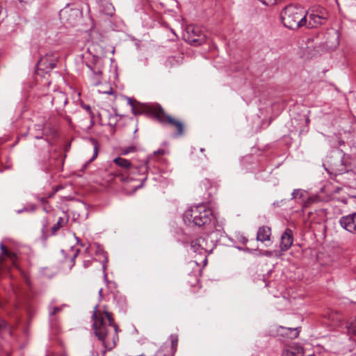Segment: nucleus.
I'll list each match as a JSON object with an SVG mask.
<instances>
[{"label": "nucleus", "mask_w": 356, "mask_h": 356, "mask_svg": "<svg viewBox=\"0 0 356 356\" xmlns=\"http://www.w3.org/2000/svg\"><path fill=\"white\" fill-rule=\"evenodd\" d=\"M97 253H102V255H103V257L104 258V261L106 262L107 261V257L106 255V252H104L102 250H99V248L98 249Z\"/></svg>", "instance_id": "nucleus-37"}, {"label": "nucleus", "mask_w": 356, "mask_h": 356, "mask_svg": "<svg viewBox=\"0 0 356 356\" xmlns=\"http://www.w3.org/2000/svg\"><path fill=\"white\" fill-rule=\"evenodd\" d=\"M92 261L90 260H87L83 261L84 268H88L91 266Z\"/></svg>", "instance_id": "nucleus-38"}, {"label": "nucleus", "mask_w": 356, "mask_h": 356, "mask_svg": "<svg viewBox=\"0 0 356 356\" xmlns=\"http://www.w3.org/2000/svg\"><path fill=\"white\" fill-rule=\"evenodd\" d=\"M306 13L307 17L306 28L307 29H316L325 25L330 17L327 10L318 5L312 6Z\"/></svg>", "instance_id": "nucleus-5"}, {"label": "nucleus", "mask_w": 356, "mask_h": 356, "mask_svg": "<svg viewBox=\"0 0 356 356\" xmlns=\"http://www.w3.org/2000/svg\"><path fill=\"white\" fill-rule=\"evenodd\" d=\"M339 33L336 29L328 30L325 35V44L328 49H334L339 45Z\"/></svg>", "instance_id": "nucleus-12"}, {"label": "nucleus", "mask_w": 356, "mask_h": 356, "mask_svg": "<svg viewBox=\"0 0 356 356\" xmlns=\"http://www.w3.org/2000/svg\"><path fill=\"white\" fill-rule=\"evenodd\" d=\"M128 102L132 107V111L134 115H138L143 113L151 115L156 118L161 124L176 127L179 136L183 135V123L170 115H167L161 106L158 104H143L140 109H137L134 107L131 99H129Z\"/></svg>", "instance_id": "nucleus-2"}, {"label": "nucleus", "mask_w": 356, "mask_h": 356, "mask_svg": "<svg viewBox=\"0 0 356 356\" xmlns=\"http://www.w3.org/2000/svg\"><path fill=\"white\" fill-rule=\"evenodd\" d=\"M113 162L118 167L121 168L122 170H124L126 172L130 175H134L135 173H139L141 174L139 172V168H137L138 166H140L141 163L140 164H133L128 159L122 158V157H116L113 160Z\"/></svg>", "instance_id": "nucleus-10"}, {"label": "nucleus", "mask_w": 356, "mask_h": 356, "mask_svg": "<svg viewBox=\"0 0 356 356\" xmlns=\"http://www.w3.org/2000/svg\"><path fill=\"white\" fill-rule=\"evenodd\" d=\"M198 242L201 243L202 246L200 248V254L206 255L212 251L213 245L209 242V237H198Z\"/></svg>", "instance_id": "nucleus-21"}, {"label": "nucleus", "mask_w": 356, "mask_h": 356, "mask_svg": "<svg viewBox=\"0 0 356 356\" xmlns=\"http://www.w3.org/2000/svg\"><path fill=\"white\" fill-rule=\"evenodd\" d=\"M83 108L85 109L90 115L91 125L94 124V115L91 111V108L89 105H83Z\"/></svg>", "instance_id": "nucleus-31"}, {"label": "nucleus", "mask_w": 356, "mask_h": 356, "mask_svg": "<svg viewBox=\"0 0 356 356\" xmlns=\"http://www.w3.org/2000/svg\"><path fill=\"white\" fill-rule=\"evenodd\" d=\"M201 186L207 192L209 198L211 197L217 193V184L216 183L211 182V181L209 179H204L201 183Z\"/></svg>", "instance_id": "nucleus-19"}, {"label": "nucleus", "mask_w": 356, "mask_h": 356, "mask_svg": "<svg viewBox=\"0 0 356 356\" xmlns=\"http://www.w3.org/2000/svg\"><path fill=\"white\" fill-rule=\"evenodd\" d=\"M339 225L347 232L356 234V212L341 217Z\"/></svg>", "instance_id": "nucleus-11"}, {"label": "nucleus", "mask_w": 356, "mask_h": 356, "mask_svg": "<svg viewBox=\"0 0 356 356\" xmlns=\"http://www.w3.org/2000/svg\"><path fill=\"white\" fill-rule=\"evenodd\" d=\"M325 317L329 321L331 325L334 327H339L343 323V316L341 314L334 312L329 311L325 314Z\"/></svg>", "instance_id": "nucleus-17"}, {"label": "nucleus", "mask_w": 356, "mask_h": 356, "mask_svg": "<svg viewBox=\"0 0 356 356\" xmlns=\"http://www.w3.org/2000/svg\"><path fill=\"white\" fill-rule=\"evenodd\" d=\"M293 243V232L291 229H286L281 236L280 248L282 252L287 251Z\"/></svg>", "instance_id": "nucleus-14"}, {"label": "nucleus", "mask_w": 356, "mask_h": 356, "mask_svg": "<svg viewBox=\"0 0 356 356\" xmlns=\"http://www.w3.org/2000/svg\"><path fill=\"white\" fill-rule=\"evenodd\" d=\"M62 310V307H54L49 309V315L50 316H52L55 315L56 314L60 312Z\"/></svg>", "instance_id": "nucleus-34"}, {"label": "nucleus", "mask_w": 356, "mask_h": 356, "mask_svg": "<svg viewBox=\"0 0 356 356\" xmlns=\"http://www.w3.org/2000/svg\"><path fill=\"white\" fill-rule=\"evenodd\" d=\"M58 59V53L49 51L40 59L38 63V67L47 72L50 71L56 67Z\"/></svg>", "instance_id": "nucleus-9"}, {"label": "nucleus", "mask_w": 356, "mask_h": 356, "mask_svg": "<svg viewBox=\"0 0 356 356\" xmlns=\"http://www.w3.org/2000/svg\"><path fill=\"white\" fill-rule=\"evenodd\" d=\"M60 16L62 19H65L70 25L74 26L79 18V12L75 9L64 10H61Z\"/></svg>", "instance_id": "nucleus-16"}, {"label": "nucleus", "mask_w": 356, "mask_h": 356, "mask_svg": "<svg viewBox=\"0 0 356 356\" xmlns=\"http://www.w3.org/2000/svg\"><path fill=\"white\" fill-rule=\"evenodd\" d=\"M186 40L193 45L199 46L206 41V35L197 26L189 25L186 28Z\"/></svg>", "instance_id": "nucleus-8"}, {"label": "nucleus", "mask_w": 356, "mask_h": 356, "mask_svg": "<svg viewBox=\"0 0 356 356\" xmlns=\"http://www.w3.org/2000/svg\"><path fill=\"white\" fill-rule=\"evenodd\" d=\"M170 339H171L172 348L175 350L177 348V343H178V337H177V335H171Z\"/></svg>", "instance_id": "nucleus-32"}, {"label": "nucleus", "mask_w": 356, "mask_h": 356, "mask_svg": "<svg viewBox=\"0 0 356 356\" xmlns=\"http://www.w3.org/2000/svg\"><path fill=\"white\" fill-rule=\"evenodd\" d=\"M79 252V250L77 249V250H76V252L73 254V256H72V259H71V262H72L71 267H72V266H74L75 259H76V256H77V254H78Z\"/></svg>", "instance_id": "nucleus-36"}, {"label": "nucleus", "mask_w": 356, "mask_h": 356, "mask_svg": "<svg viewBox=\"0 0 356 356\" xmlns=\"http://www.w3.org/2000/svg\"><path fill=\"white\" fill-rule=\"evenodd\" d=\"M282 22L284 26L292 30L306 27L307 20L306 11L300 6H287L281 13Z\"/></svg>", "instance_id": "nucleus-4"}, {"label": "nucleus", "mask_w": 356, "mask_h": 356, "mask_svg": "<svg viewBox=\"0 0 356 356\" xmlns=\"http://www.w3.org/2000/svg\"><path fill=\"white\" fill-rule=\"evenodd\" d=\"M213 218L212 209L204 204L191 207L183 214V220L186 224L197 227L209 224Z\"/></svg>", "instance_id": "nucleus-3"}, {"label": "nucleus", "mask_w": 356, "mask_h": 356, "mask_svg": "<svg viewBox=\"0 0 356 356\" xmlns=\"http://www.w3.org/2000/svg\"><path fill=\"white\" fill-rule=\"evenodd\" d=\"M35 138H37V139L42 138V134H41L36 135L35 136Z\"/></svg>", "instance_id": "nucleus-39"}, {"label": "nucleus", "mask_w": 356, "mask_h": 356, "mask_svg": "<svg viewBox=\"0 0 356 356\" xmlns=\"http://www.w3.org/2000/svg\"><path fill=\"white\" fill-rule=\"evenodd\" d=\"M35 208H36L35 205L33 204H31L27 207H24L22 209H19L16 212L18 214H20L22 212H33L35 210Z\"/></svg>", "instance_id": "nucleus-27"}, {"label": "nucleus", "mask_w": 356, "mask_h": 356, "mask_svg": "<svg viewBox=\"0 0 356 356\" xmlns=\"http://www.w3.org/2000/svg\"><path fill=\"white\" fill-rule=\"evenodd\" d=\"M137 149V147L135 145H131L127 147H124L122 149V154L127 155L130 153L135 152Z\"/></svg>", "instance_id": "nucleus-29"}, {"label": "nucleus", "mask_w": 356, "mask_h": 356, "mask_svg": "<svg viewBox=\"0 0 356 356\" xmlns=\"http://www.w3.org/2000/svg\"><path fill=\"white\" fill-rule=\"evenodd\" d=\"M200 152H204V148H201V149H200Z\"/></svg>", "instance_id": "nucleus-43"}, {"label": "nucleus", "mask_w": 356, "mask_h": 356, "mask_svg": "<svg viewBox=\"0 0 356 356\" xmlns=\"http://www.w3.org/2000/svg\"><path fill=\"white\" fill-rule=\"evenodd\" d=\"M348 333L356 336V319L355 321L346 326Z\"/></svg>", "instance_id": "nucleus-28"}, {"label": "nucleus", "mask_w": 356, "mask_h": 356, "mask_svg": "<svg viewBox=\"0 0 356 356\" xmlns=\"http://www.w3.org/2000/svg\"><path fill=\"white\" fill-rule=\"evenodd\" d=\"M103 269H104V271H105V270H106V266H105V265H103Z\"/></svg>", "instance_id": "nucleus-44"}, {"label": "nucleus", "mask_w": 356, "mask_h": 356, "mask_svg": "<svg viewBox=\"0 0 356 356\" xmlns=\"http://www.w3.org/2000/svg\"><path fill=\"white\" fill-rule=\"evenodd\" d=\"M90 141L91 142V144L93 146V150H94L93 156L91 158L90 161H93L97 156V154H98V150H99L98 149V143L95 139H93V138H90Z\"/></svg>", "instance_id": "nucleus-26"}, {"label": "nucleus", "mask_w": 356, "mask_h": 356, "mask_svg": "<svg viewBox=\"0 0 356 356\" xmlns=\"http://www.w3.org/2000/svg\"><path fill=\"white\" fill-rule=\"evenodd\" d=\"M0 249V278L8 275L11 266L18 268L17 260V256L15 253L8 250L6 246L1 243Z\"/></svg>", "instance_id": "nucleus-6"}, {"label": "nucleus", "mask_w": 356, "mask_h": 356, "mask_svg": "<svg viewBox=\"0 0 356 356\" xmlns=\"http://www.w3.org/2000/svg\"><path fill=\"white\" fill-rule=\"evenodd\" d=\"M67 222L68 217L65 214H64V216L63 217H59L57 222L54 224L51 229V234H56L59 229L67 225Z\"/></svg>", "instance_id": "nucleus-23"}, {"label": "nucleus", "mask_w": 356, "mask_h": 356, "mask_svg": "<svg viewBox=\"0 0 356 356\" xmlns=\"http://www.w3.org/2000/svg\"><path fill=\"white\" fill-rule=\"evenodd\" d=\"M201 243L198 242V238L193 240L191 243V249L193 252H197L200 254V248H201Z\"/></svg>", "instance_id": "nucleus-25"}, {"label": "nucleus", "mask_w": 356, "mask_h": 356, "mask_svg": "<svg viewBox=\"0 0 356 356\" xmlns=\"http://www.w3.org/2000/svg\"><path fill=\"white\" fill-rule=\"evenodd\" d=\"M303 192L300 189H295L292 193V198L296 199L297 197H301L302 196Z\"/></svg>", "instance_id": "nucleus-33"}, {"label": "nucleus", "mask_w": 356, "mask_h": 356, "mask_svg": "<svg viewBox=\"0 0 356 356\" xmlns=\"http://www.w3.org/2000/svg\"><path fill=\"white\" fill-rule=\"evenodd\" d=\"M99 63V61H98ZM90 70L89 78L92 85L98 86L102 82V70L101 67V60H99V65L92 67L90 65H87Z\"/></svg>", "instance_id": "nucleus-13"}, {"label": "nucleus", "mask_w": 356, "mask_h": 356, "mask_svg": "<svg viewBox=\"0 0 356 356\" xmlns=\"http://www.w3.org/2000/svg\"><path fill=\"white\" fill-rule=\"evenodd\" d=\"M260 254L266 256L268 257H273L274 255H276V256L282 255V254L280 253L279 252H277V251L272 252V251H269V250H264L262 252L260 253Z\"/></svg>", "instance_id": "nucleus-30"}, {"label": "nucleus", "mask_w": 356, "mask_h": 356, "mask_svg": "<svg viewBox=\"0 0 356 356\" xmlns=\"http://www.w3.org/2000/svg\"><path fill=\"white\" fill-rule=\"evenodd\" d=\"M67 103V97L66 95L61 91H56L51 99V104L58 111L63 109Z\"/></svg>", "instance_id": "nucleus-15"}, {"label": "nucleus", "mask_w": 356, "mask_h": 356, "mask_svg": "<svg viewBox=\"0 0 356 356\" xmlns=\"http://www.w3.org/2000/svg\"><path fill=\"white\" fill-rule=\"evenodd\" d=\"M282 356H304L303 349L297 345L291 346L284 349Z\"/></svg>", "instance_id": "nucleus-20"}, {"label": "nucleus", "mask_w": 356, "mask_h": 356, "mask_svg": "<svg viewBox=\"0 0 356 356\" xmlns=\"http://www.w3.org/2000/svg\"><path fill=\"white\" fill-rule=\"evenodd\" d=\"M167 153L168 152L163 149L154 151L141 163L140 166L137 167L139 168V172L142 175H145L149 170L152 171L153 169H157L159 168L158 164L163 161L161 156Z\"/></svg>", "instance_id": "nucleus-7"}, {"label": "nucleus", "mask_w": 356, "mask_h": 356, "mask_svg": "<svg viewBox=\"0 0 356 356\" xmlns=\"http://www.w3.org/2000/svg\"><path fill=\"white\" fill-rule=\"evenodd\" d=\"M96 305L92 315V327L95 336L102 341L104 348L111 350L118 341V327L113 322L112 314L106 308L98 309Z\"/></svg>", "instance_id": "nucleus-1"}, {"label": "nucleus", "mask_w": 356, "mask_h": 356, "mask_svg": "<svg viewBox=\"0 0 356 356\" xmlns=\"http://www.w3.org/2000/svg\"><path fill=\"white\" fill-rule=\"evenodd\" d=\"M331 170L332 172H330V173H333L335 175H341L346 172V166L341 159H339L337 162L334 163H332Z\"/></svg>", "instance_id": "nucleus-22"}, {"label": "nucleus", "mask_w": 356, "mask_h": 356, "mask_svg": "<svg viewBox=\"0 0 356 356\" xmlns=\"http://www.w3.org/2000/svg\"><path fill=\"white\" fill-rule=\"evenodd\" d=\"M280 328L284 330V332L282 334L289 335V337L290 338H296L299 334V331L298 330V328H289V327H280Z\"/></svg>", "instance_id": "nucleus-24"}, {"label": "nucleus", "mask_w": 356, "mask_h": 356, "mask_svg": "<svg viewBox=\"0 0 356 356\" xmlns=\"http://www.w3.org/2000/svg\"><path fill=\"white\" fill-rule=\"evenodd\" d=\"M309 356H314V355H309Z\"/></svg>", "instance_id": "nucleus-45"}, {"label": "nucleus", "mask_w": 356, "mask_h": 356, "mask_svg": "<svg viewBox=\"0 0 356 356\" xmlns=\"http://www.w3.org/2000/svg\"><path fill=\"white\" fill-rule=\"evenodd\" d=\"M263 4L266 6H273L276 4L277 0H259Z\"/></svg>", "instance_id": "nucleus-35"}, {"label": "nucleus", "mask_w": 356, "mask_h": 356, "mask_svg": "<svg viewBox=\"0 0 356 356\" xmlns=\"http://www.w3.org/2000/svg\"><path fill=\"white\" fill-rule=\"evenodd\" d=\"M271 228L268 226H261L259 227L257 234V240L264 243L270 241Z\"/></svg>", "instance_id": "nucleus-18"}, {"label": "nucleus", "mask_w": 356, "mask_h": 356, "mask_svg": "<svg viewBox=\"0 0 356 356\" xmlns=\"http://www.w3.org/2000/svg\"><path fill=\"white\" fill-rule=\"evenodd\" d=\"M104 93H106V94H112L113 93V90L112 89H110V90L108 91H106V92H104Z\"/></svg>", "instance_id": "nucleus-40"}, {"label": "nucleus", "mask_w": 356, "mask_h": 356, "mask_svg": "<svg viewBox=\"0 0 356 356\" xmlns=\"http://www.w3.org/2000/svg\"><path fill=\"white\" fill-rule=\"evenodd\" d=\"M243 241V243H246L248 241V239L245 238H243V241Z\"/></svg>", "instance_id": "nucleus-42"}, {"label": "nucleus", "mask_w": 356, "mask_h": 356, "mask_svg": "<svg viewBox=\"0 0 356 356\" xmlns=\"http://www.w3.org/2000/svg\"><path fill=\"white\" fill-rule=\"evenodd\" d=\"M99 296L102 297V289H99Z\"/></svg>", "instance_id": "nucleus-41"}]
</instances>
